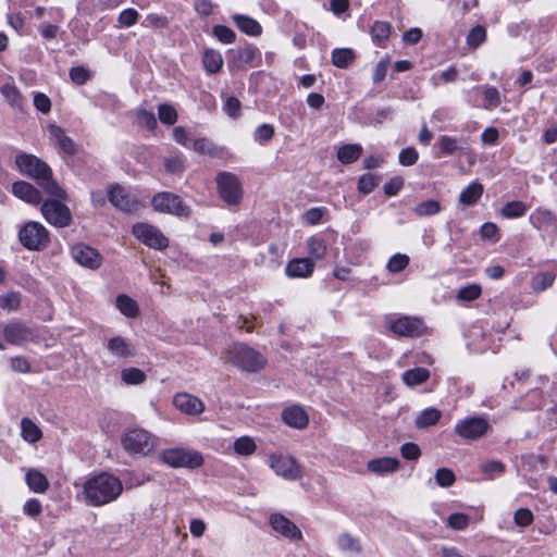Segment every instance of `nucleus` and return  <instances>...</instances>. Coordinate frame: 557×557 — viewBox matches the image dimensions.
I'll use <instances>...</instances> for the list:
<instances>
[{
    "label": "nucleus",
    "mask_w": 557,
    "mask_h": 557,
    "mask_svg": "<svg viewBox=\"0 0 557 557\" xmlns=\"http://www.w3.org/2000/svg\"><path fill=\"white\" fill-rule=\"evenodd\" d=\"M18 171L37 182V184L51 197L67 198L65 190L52 178L50 166L30 153H20L15 158Z\"/></svg>",
    "instance_id": "nucleus-1"
},
{
    "label": "nucleus",
    "mask_w": 557,
    "mask_h": 557,
    "mask_svg": "<svg viewBox=\"0 0 557 557\" xmlns=\"http://www.w3.org/2000/svg\"><path fill=\"white\" fill-rule=\"evenodd\" d=\"M122 492V481L108 472L94 475L84 484L86 503L94 507L104 506L116 500Z\"/></svg>",
    "instance_id": "nucleus-2"
},
{
    "label": "nucleus",
    "mask_w": 557,
    "mask_h": 557,
    "mask_svg": "<svg viewBox=\"0 0 557 557\" xmlns=\"http://www.w3.org/2000/svg\"><path fill=\"white\" fill-rule=\"evenodd\" d=\"M228 360L246 372H257L264 368L267 359L257 350L244 344H235L227 350Z\"/></svg>",
    "instance_id": "nucleus-3"
},
{
    "label": "nucleus",
    "mask_w": 557,
    "mask_h": 557,
    "mask_svg": "<svg viewBox=\"0 0 557 557\" xmlns=\"http://www.w3.org/2000/svg\"><path fill=\"white\" fill-rule=\"evenodd\" d=\"M18 239L26 249L40 251L49 246L50 233L41 223L29 221L21 226Z\"/></svg>",
    "instance_id": "nucleus-4"
},
{
    "label": "nucleus",
    "mask_w": 557,
    "mask_h": 557,
    "mask_svg": "<svg viewBox=\"0 0 557 557\" xmlns=\"http://www.w3.org/2000/svg\"><path fill=\"white\" fill-rule=\"evenodd\" d=\"M151 206L154 211L166 213L178 218H189L191 209L183 199L171 191L157 193L151 199Z\"/></svg>",
    "instance_id": "nucleus-5"
},
{
    "label": "nucleus",
    "mask_w": 557,
    "mask_h": 557,
    "mask_svg": "<svg viewBox=\"0 0 557 557\" xmlns=\"http://www.w3.org/2000/svg\"><path fill=\"white\" fill-rule=\"evenodd\" d=\"M160 459L173 468L196 469L203 463L202 455L199 451L178 447L162 450Z\"/></svg>",
    "instance_id": "nucleus-6"
},
{
    "label": "nucleus",
    "mask_w": 557,
    "mask_h": 557,
    "mask_svg": "<svg viewBox=\"0 0 557 557\" xmlns=\"http://www.w3.org/2000/svg\"><path fill=\"white\" fill-rule=\"evenodd\" d=\"M491 428L487 418L483 416H472L457 421L454 432L462 440L473 442L484 437Z\"/></svg>",
    "instance_id": "nucleus-7"
},
{
    "label": "nucleus",
    "mask_w": 557,
    "mask_h": 557,
    "mask_svg": "<svg viewBox=\"0 0 557 557\" xmlns=\"http://www.w3.org/2000/svg\"><path fill=\"white\" fill-rule=\"evenodd\" d=\"M64 200L53 197V199L44 201L40 208L45 220L59 228L66 227L72 223V213L69 207L62 202Z\"/></svg>",
    "instance_id": "nucleus-8"
},
{
    "label": "nucleus",
    "mask_w": 557,
    "mask_h": 557,
    "mask_svg": "<svg viewBox=\"0 0 557 557\" xmlns=\"http://www.w3.org/2000/svg\"><path fill=\"white\" fill-rule=\"evenodd\" d=\"M121 443L123 448L131 455H148L153 448L151 435L143 429L127 430Z\"/></svg>",
    "instance_id": "nucleus-9"
},
{
    "label": "nucleus",
    "mask_w": 557,
    "mask_h": 557,
    "mask_svg": "<svg viewBox=\"0 0 557 557\" xmlns=\"http://www.w3.org/2000/svg\"><path fill=\"white\" fill-rule=\"evenodd\" d=\"M268 465L276 475L284 480L296 481L302 476L301 466L289 455L271 454Z\"/></svg>",
    "instance_id": "nucleus-10"
},
{
    "label": "nucleus",
    "mask_w": 557,
    "mask_h": 557,
    "mask_svg": "<svg viewBox=\"0 0 557 557\" xmlns=\"http://www.w3.org/2000/svg\"><path fill=\"white\" fill-rule=\"evenodd\" d=\"M529 223L542 232V237L554 242L557 237V214L546 208H536L529 215Z\"/></svg>",
    "instance_id": "nucleus-11"
},
{
    "label": "nucleus",
    "mask_w": 557,
    "mask_h": 557,
    "mask_svg": "<svg viewBox=\"0 0 557 557\" xmlns=\"http://www.w3.org/2000/svg\"><path fill=\"white\" fill-rule=\"evenodd\" d=\"M133 235L149 248L163 250L169 246V239L157 227L148 223H137L133 226Z\"/></svg>",
    "instance_id": "nucleus-12"
},
{
    "label": "nucleus",
    "mask_w": 557,
    "mask_h": 557,
    "mask_svg": "<svg viewBox=\"0 0 557 557\" xmlns=\"http://www.w3.org/2000/svg\"><path fill=\"white\" fill-rule=\"evenodd\" d=\"M220 197L227 205H237L242 199V186L238 177L230 172H220L216 176Z\"/></svg>",
    "instance_id": "nucleus-13"
},
{
    "label": "nucleus",
    "mask_w": 557,
    "mask_h": 557,
    "mask_svg": "<svg viewBox=\"0 0 557 557\" xmlns=\"http://www.w3.org/2000/svg\"><path fill=\"white\" fill-rule=\"evenodd\" d=\"M389 331L397 336L418 337L423 334L425 325L414 317H401L389 323Z\"/></svg>",
    "instance_id": "nucleus-14"
},
{
    "label": "nucleus",
    "mask_w": 557,
    "mask_h": 557,
    "mask_svg": "<svg viewBox=\"0 0 557 557\" xmlns=\"http://www.w3.org/2000/svg\"><path fill=\"white\" fill-rule=\"evenodd\" d=\"M72 258L81 265L88 269H98L102 263V257L95 248L85 245L76 244L71 248Z\"/></svg>",
    "instance_id": "nucleus-15"
},
{
    "label": "nucleus",
    "mask_w": 557,
    "mask_h": 557,
    "mask_svg": "<svg viewBox=\"0 0 557 557\" xmlns=\"http://www.w3.org/2000/svg\"><path fill=\"white\" fill-rule=\"evenodd\" d=\"M108 199L112 206L124 212H134L139 207L138 201L117 184L109 188Z\"/></svg>",
    "instance_id": "nucleus-16"
},
{
    "label": "nucleus",
    "mask_w": 557,
    "mask_h": 557,
    "mask_svg": "<svg viewBox=\"0 0 557 557\" xmlns=\"http://www.w3.org/2000/svg\"><path fill=\"white\" fill-rule=\"evenodd\" d=\"M270 525L275 532L290 541L302 540V533L300 529L282 513L271 515Z\"/></svg>",
    "instance_id": "nucleus-17"
},
{
    "label": "nucleus",
    "mask_w": 557,
    "mask_h": 557,
    "mask_svg": "<svg viewBox=\"0 0 557 557\" xmlns=\"http://www.w3.org/2000/svg\"><path fill=\"white\" fill-rule=\"evenodd\" d=\"M3 337L7 343L20 346L33 339V331L25 324L14 321L3 326Z\"/></svg>",
    "instance_id": "nucleus-18"
},
{
    "label": "nucleus",
    "mask_w": 557,
    "mask_h": 557,
    "mask_svg": "<svg viewBox=\"0 0 557 557\" xmlns=\"http://www.w3.org/2000/svg\"><path fill=\"white\" fill-rule=\"evenodd\" d=\"M173 403L178 410L190 416L199 414L205 410L202 400L187 393L176 394Z\"/></svg>",
    "instance_id": "nucleus-19"
},
{
    "label": "nucleus",
    "mask_w": 557,
    "mask_h": 557,
    "mask_svg": "<svg viewBox=\"0 0 557 557\" xmlns=\"http://www.w3.org/2000/svg\"><path fill=\"white\" fill-rule=\"evenodd\" d=\"M109 354L117 359L126 360L135 356L133 344L122 336H113L107 342Z\"/></svg>",
    "instance_id": "nucleus-20"
},
{
    "label": "nucleus",
    "mask_w": 557,
    "mask_h": 557,
    "mask_svg": "<svg viewBox=\"0 0 557 557\" xmlns=\"http://www.w3.org/2000/svg\"><path fill=\"white\" fill-rule=\"evenodd\" d=\"M12 193L15 197L30 205H39L41 202V195L39 190L28 182H15L12 185Z\"/></svg>",
    "instance_id": "nucleus-21"
},
{
    "label": "nucleus",
    "mask_w": 557,
    "mask_h": 557,
    "mask_svg": "<svg viewBox=\"0 0 557 557\" xmlns=\"http://www.w3.org/2000/svg\"><path fill=\"white\" fill-rule=\"evenodd\" d=\"M314 270V263L309 258H296L285 267V273L289 277H309Z\"/></svg>",
    "instance_id": "nucleus-22"
},
{
    "label": "nucleus",
    "mask_w": 557,
    "mask_h": 557,
    "mask_svg": "<svg viewBox=\"0 0 557 557\" xmlns=\"http://www.w3.org/2000/svg\"><path fill=\"white\" fill-rule=\"evenodd\" d=\"M282 419L287 425L299 430L305 429L309 423L307 412L297 405L284 409Z\"/></svg>",
    "instance_id": "nucleus-23"
},
{
    "label": "nucleus",
    "mask_w": 557,
    "mask_h": 557,
    "mask_svg": "<svg viewBox=\"0 0 557 557\" xmlns=\"http://www.w3.org/2000/svg\"><path fill=\"white\" fill-rule=\"evenodd\" d=\"M465 144L466 140L462 137L457 138L447 135L441 136L437 140V146L444 156L466 154Z\"/></svg>",
    "instance_id": "nucleus-24"
},
{
    "label": "nucleus",
    "mask_w": 557,
    "mask_h": 557,
    "mask_svg": "<svg viewBox=\"0 0 557 557\" xmlns=\"http://www.w3.org/2000/svg\"><path fill=\"white\" fill-rule=\"evenodd\" d=\"M49 132L52 140L59 147V149L69 156H73L76 152L75 144L66 136L64 129L58 125H49Z\"/></svg>",
    "instance_id": "nucleus-25"
},
{
    "label": "nucleus",
    "mask_w": 557,
    "mask_h": 557,
    "mask_svg": "<svg viewBox=\"0 0 557 557\" xmlns=\"http://www.w3.org/2000/svg\"><path fill=\"white\" fill-rule=\"evenodd\" d=\"M399 468V460L394 457H382L372 459L368 462V469L379 475L393 473Z\"/></svg>",
    "instance_id": "nucleus-26"
},
{
    "label": "nucleus",
    "mask_w": 557,
    "mask_h": 557,
    "mask_svg": "<svg viewBox=\"0 0 557 557\" xmlns=\"http://www.w3.org/2000/svg\"><path fill=\"white\" fill-rule=\"evenodd\" d=\"M5 102L15 110H23L26 100L17 89V87L12 83H5L1 86L0 89Z\"/></svg>",
    "instance_id": "nucleus-27"
},
{
    "label": "nucleus",
    "mask_w": 557,
    "mask_h": 557,
    "mask_svg": "<svg viewBox=\"0 0 557 557\" xmlns=\"http://www.w3.org/2000/svg\"><path fill=\"white\" fill-rule=\"evenodd\" d=\"M233 22L235 25L243 32L244 34L248 36H260L262 33V27L255 18L244 15V14H234L232 16Z\"/></svg>",
    "instance_id": "nucleus-28"
},
{
    "label": "nucleus",
    "mask_w": 557,
    "mask_h": 557,
    "mask_svg": "<svg viewBox=\"0 0 557 557\" xmlns=\"http://www.w3.org/2000/svg\"><path fill=\"white\" fill-rule=\"evenodd\" d=\"M363 148L360 144H345L337 149V159L343 164L356 162L362 154Z\"/></svg>",
    "instance_id": "nucleus-29"
},
{
    "label": "nucleus",
    "mask_w": 557,
    "mask_h": 557,
    "mask_svg": "<svg viewBox=\"0 0 557 557\" xmlns=\"http://www.w3.org/2000/svg\"><path fill=\"white\" fill-rule=\"evenodd\" d=\"M25 480L28 487L35 493H45L49 487L47 476L37 469H29Z\"/></svg>",
    "instance_id": "nucleus-30"
},
{
    "label": "nucleus",
    "mask_w": 557,
    "mask_h": 557,
    "mask_svg": "<svg viewBox=\"0 0 557 557\" xmlns=\"http://www.w3.org/2000/svg\"><path fill=\"white\" fill-rule=\"evenodd\" d=\"M442 417V412L433 407L422 410L414 419V425L418 429H428L437 424Z\"/></svg>",
    "instance_id": "nucleus-31"
},
{
    "label": "nucleus",
    "mask_w": 557,
    "mask_h": 557,
    "mask_svg": "<svg viewBox=\"0 0 557 557\" xmlns=\"http://www.w3.org/2000/svg\"><path fill=\"white\" fill-rule=\"evenodd\" d=\"M356 59V53L350 48H336L331 53L332 64L338 69H347Z\"/></svg>",
    "instance_id": "nucleus-32"
},
{
    "label": "nucleus",
    "mask_w": 557,
    "mask_h": 557,
    "mask_svg": "<svg viewBox=\"0 0 557 557\" xmlns=\"http://www.w3.org/2000/svg\"><path fill=\"white\" fill-rule=\"evenodd\" d=\"M202 63L205 70L209 74H215L221 71L223 66V58L222 54L213 49H208L203 52Z\"/></svg>",
    "instance_id": "nucleus-33"
},
{
    "label": "nucleus",
    "mask_w": 557,
    "mask_h": 557,
    "mask_svg": "<svg viewBox=\"0 0 557 557\" xmlns=\"http://www.w3.org/2000/svg\"><path fill=\"white\" fill-rule=\"evenodd\" d=\"M482 194L483 185L479 182H473L461 191L459 201L462 205L472 206L481 198Z\"/></svg>",
    "instance_id": "nucleus-34"
},
{
    "label": "nucleus",
    "mask_w": 557,
    "mask_h": 557,
    "mask_svg": "<svg viewBox=\"0 0 557 557\" xmlns=\"http://www.w3.org/2000/svg\"><path fill=\"white\" fill-rule=\"evenodd\" d=\"M528 211V206L520 200H512L506 202L502 209L500 214L506 219H518L523 216Z\"/></svg>",
    "instance_id": "nucleus-35"
},
{
    "label": "nucleus",
    "mask_w": 557,
    "mask_h": 557,
    "mask_svg": "<svg viewBox=\"0 0 557 557\" xmlns=\"http://www.w3.org/2000/svg\"><path fill=\"white\" fill-rule=\"evenodd\" d=\"M21 429H22V437L28 443L34 444V443L38 442L42 436V432L38 428V425L36 423H34L28 418L22 419Z\"/></svg>",
    "instance_id": "nucleus-36"
},
{
    "label": "nucleus",
    "mask_w": 557,
    "mask_h": 557,
    "mask_svg": "<svg viewBox=\"0 0 557 557\" xmlns=\"http://www.w3.org/2000/svg\"><path fill=\"white\" fill-rule=\"evenodd\" d=\"M307 250L310 258L321 260L326 255L327 246L322 237L311 236L307 240Z\"/></svg>",
    "instance_id": "nucleus-37"
},
{
    "label": "nucleus",
    "mask_w": 557,
    "mask_h": 557,
    "mask_svg": "<svg viewBox=\"0 0 557 557\" xmlns=\"http://www.w3.org/2000/svg\"><path fill=\"white\" fill-rule=\"evenodd\" d=\"M430 372L425 368H413L403 373V381L408 386H416L428 381Z\"/></svg>",
    "instance_id": "nucleus-38"
},
{
    "label": "nucleus",
    "mask_w": 557,
    "mask_h": 557,
    "mask_svg": "<svg viewBox=\"0 0 557 557\" xmlns=\"http://www.w3.org/2000/svg\"><path fill=\"white\" fill-rule=\"evenodd\" d=\"M337 545L339 549L345 553L360 554L362 552V545L359 539L346 532L338 535Z\"/></svg>",
    "instance_id": "nucleus-39"
},
{
    "label": "nucleus",
    "mask_w": 557,
    "mask_h": 557,
    "mask_svg": "<svg viewBox=\"0 0 557 557\" xmlns=\"http://www.w3.org/2000/svg\"><path fill=\"white\" fill-rule=\"evenodd\" d=\"M116 307L122 314L128 318H134L138 314L137 302L127 295L123 294L116 297Z\"/></svg>",
    "instance_id": "nucleus-40"
},
{
    "label": "nucleus",
    "mask_w": 557,
    "mask_h": 557,
    "mask_svg": "<svg viewBox=\"0 0 557 557\" xmlns=\"http://www.w3.org/2000/svg\"><path fill=\"white\" fill-rule=\"evenodd\" d=\"M258 57H260V50L252 45H246L236 51V61L242 64H249L253 66L256 65L255 60Z\"/></svg>",
    "instance_id": "nucleus-41"
},
{
    "label": "nucleus",
    "mask_w": 557,
    "mask_h": 557,
    "mask_svg": "<svg viewBox=\"0 0 557 557\" xmlns=\"http://www.w3.org/2000/svg\"><path fill=\"white\" fill-rule=\"evenodd\" d=\"M233 448L237 455L250 456L256 451L257 445L251 437L242 436L234 441Z\"/></svg>",
    "instance_id": "nucleus-42"
},
{
    "label": "nucleus",
    "mask_w": 557,
    "mask_h": 557,
    "mask_svg": "<svg viewBox=\"0 0 557 557\" xmlns=\"http://www.w3.org/2000/svg\"><path fill=\"white\" fill-rule=\"evenodd\" d=\"M441 211V205L438 201L430 199L418 203L413 208V212L418 216H432Z\"/></svg>",
    "instance_id": "nucleus-43"
},
{
    "label": "nucleus",
    "mask_w": 557,
    "mask_h": 557,
    "mask_svg": "<svg viewBox=\"0 0 557 557\" xmlns=\"http://www.w3.org/2000/svg\"><path fill=\"white\" fill-rule=\"evenodd\" d=\"M158 116L163 124L174 125L177 121L178 114L172 104L161 103L158 107Z\"/></svg>",
    "instance_id": "nucleus-44"
},
{
    "label": "nucleus",
    "mask_w": 557,
    "mask_h": 557,
    "mask_svg": "<svg viewBox=\"0 0 557 557\" xmlns=\"http://www.w3.org/2000/svg\"><path fill=\"white\" fill-rule=\"evenodd\" d=\"M121 376L123 382L129 385L141 384L146 381L147 377L145 372L138 368L124 369L121 373Z\"/></svg>",
    "instance_id": "nucleus-45"
},
{
    "label": "nucleus",
    "mask_w": 557,
    "mask_h": 557,
    "mask_svg": "<svg viewBox=\"0 0 557 557\" xmlns=\"http://www.w3.org/2000/svg\"><path fill=\"white\" fill-rule=\"evenodd\" d=\"M21 306V294L9 292L0 295V308L8 311H16Z\"/></svg>",
    "instance_id": "nucleus-46"
},
{
    "label": "nucleus",
    "mask_w": 557,
    "mask_h": 557,
    "mask_svg": "<svg viewBox=\"0 0 557 557\" xmlns=\"http://www.w3.org/2000/svg\"><path fill=\"white\" fill-rule=\"evenodd\" d=\"M486 39V29L482 25H476L473 27L468 36H467V44L469 47L476 49L480 47Z\"/></svg>",
    "instance_id": "nucleus-47"
},
{
    "label": "nucleus",
    "mask_w": 557,
    "mask_h": 557,
    "mask_svg": "<svg viewBox=\"0 0 557 557\" xmlns=\"http://www.w3.org/2000/svg\"><path fill=\"white\" fill-rule=\"evenodd\" d=\"M409 261L410 259L407 255L396 253L389 258L386 269L391 273H399L408 267Z\"/></svg>",
    "instance_id": "nucleus-48"
},
{
    "label": "nucleus",
    "mask_w": 557,
    "mask_h": 557,
    "mask_svg": "<svg viewBox=\"0 0 557 557\" xmlns=\"http://www.w3.org/2000/svg\"><path fill=\"white\" fill-rule=\"evenodd\" d=\"M484 108L487 110L497 108L500 104V94L494 86H487L483 89Z\"/></svg>",
    "instance_id": "nucleus-49"
},
{
    "label": "nucleus",
    "mask_w": 557,
    "mask_h": 557,
    "mask_svg": "<svg viewBox=\"0 0 557 557\" xmlns=\"http://www.w3.org/2000/svg\"><path fill=\"white\" fill-rule=\"evenodd\" d=\"M136 117H137V124L140 127L147 128L148 131L156 129V127L158 125L154 113H152L146 109L138 110Z\"/></svg>",
    "instance_id": "nucleus-50"
},
{
    "label": "nucleus",
    "mask_w": 557,
    "mask_h": 557,
    "mask_svg": "<svg viewBox=\"0 0 557 557\" xmlns=\"http://www.w3.org/2000/svg\"><path fill=\"white\" fill-rule=\"evenodd\" d=\"M379 184V177L374 174L367 173L359 177L358 180V190L363 194L368 195Z\"/></svg>",
    "instance_id": "nucleus-51"
},
{
    "label": "nucleus",
    "mask_w": 557,
    "mask_h": 557,
    "mask_svg": "<svg viewBox=\"0 0 557 557\" xmlns=\"http://www.w3.org/2000/svg\"><path fill=\"white\" fill-rule=\"evenodd\" d=\"M164 169L168 173L173 175H182L185 171V162L181 157H169L164 159Z\"/></svg>",
    "instance_id": "nucleus-52"
},
{
    "label": "nucleus",
    "mask_w": 557,
    "mask_h": 557,
    "mask_svg": "<svg viewBox=\"0 0 557 557\" xmlns=\"http://www.w3.org/2000/svg\"><path fill=\"white\" fill-rule=\"evenodd\" d=\"M482 288L478 284H470L458 290L457 298L462 301H473L480 297Z\"/></svg>",
    "instance_id": "nucleus-53"
},
{
    "label": "nucleus",
    "mask_w": 557,
    "mask_h": 557,
    "mask_svg": "<svg viewBox=\"0 0 557 557\" xmlns=\"http://www.w3.org/2000/svg\"><path fill=\"white\" fill-rule=\"evenodd\" d=\"M391 25L387 22L377 21L371 28V35L374 40L383 41L389 37Z\"/></svg>",
    "instance_id": "nucleus-54"
},
{
    "label": "nucleus",
    "mask_w": 557,
    "mask_h": 557,
    "mask_svg": "<svg viewBox=\"0 0 557 557\" xmlns=\"http://www.w3.org/2000/svg\"><path fill=\"white\" fill-rule=\"evenodd\" d=\"M435 481L442 487H449L455 483L456 476L450 469L440 468L435 472Z\"/></svg>",
    "instance_id": "nucleus-55"
},
{
    "label": "nucleus",
    "mask_w": 557,
    "mask_h": 557,
    "mask_svg": "<svg viewBox=\"0 0 557 557\" xmlns=\"http://www.w3.org/2000/svg\"><path fill=\"white\" fill-rule=\"evenodd\" d=\"M274 136V127L271 124H261L255 132V140L261 145L270 141Z\"/></svg>",
    "instance_id": "nucleus-56"
},
{
    "label": "nucleus",
    "mask_w": 557,
    "mask_h": 557,
    "mask_svg": "<svg viewBox=\"0 0 557 557\" xmlns=\"http://www.w3.org/2000/svg\"><path fill=\"white\" fill-rule=\"evenodd\" d=\"M400 455L406 460H417L421 456V449L418 444L407 442L400 446Z\"/></svg>",
    "instance_id": "nucleus-57"
},
{
    "label": "nucleus",
    "mask_w": 557,
    "mask_h": 557,
    "mask_svg": "<svg viewBox=\"0 0 557 557\" xmlns=\"http://www.w3.org/2000/svg\"><path fill=\"white\" fill-rule=\"evenodd\" d=\"M481 470L487 475V479H493L495 474L504 473L505 465L498 460L486 461L481 465Z\"/></svg>",
    "instance_id": "nucleus-58"
},
{
    "label": "nucleus",
    "mask_w": 557,
    "mask_h": 557,
    "mask_svg": "<svg viewBox=\"0 0 557 557\" xmlns=\"http://www.w3.org/2000/svg\"><path fill=\"white\" fill-rule=\"evenodd\" d=\"M189 149H193L194 151L201 153V154H213L214 153V145L212 141H210L208 138H198L193 139L191 147Z\"/></svg>",
    "instance_id": "nucleus-59"
},
{
    "label": "nucleus",
    "mask_w": 557,
    "mask_h": 557,
    "mask_svg": "<svg viewBox=\"0 0 557 557\" xmlns=\"http://www.w3.org/2000/svg\"><path fill=\"white\" fill-rule=\"evenodd\" d=\"M138 16L139 14L135 9H125L119 15V25L121 27H131L137 23Z\"/></svg>",
    "instance_id": "nucleus-60"
},
{
    "label": "nucleus",
    "mask_w": 557,
    "mask_h": 557,
    "mask_svg": "<svg viewBox=\"0 0 557 557\" xmlns=\"http://www.w3.org/2000/svg\"><path fill=\"white\" fill-rule=\"evenodd\" d=\"M213 35L223 44H232L235 41V33L225 25H215L213 27Z\"/></svg>",
    "instance_id": "nucleus-61"
},
{
    "label": "nucleus",
    "mask_w": 557,
    "mask_h": 557,
    "mask_svg": "<svg viewBox=\"0 0 557 557\" xmlns=\"http://www.w3.org/2000/svg\"><path fill=\"white\" fill-rule=\"evenodd\" d=\"M533 513L528 508H520L515 511L513 521L518 527L525 528L532 524L533 522Z\"/></svg>",
    "instance_id": "nucleus-62"
},
{
    "label": "nucleus",
    "mask_w": 557,
    "mask_h": 557,
    "mask_svg": "<svg viewBox=\"0 0 557 557\" xmlns=\"http://www.w3.org/2000/svg\"><path fill=\"white\" fill-rule=\"evenodd\" d=\"M398 159L401 165L410 166L418 161L419 153L413 147H407L400 150Z\"/></svg>",
    "instance_id": "nucleus-63"
},
{
    "label": "nucleus",
    "mask_w": 557,
    "mask_h": 557,
    "mask_svg": "<svg viewBox=\"0 0 557 557\" xmlns=\"http://www.w3.org/2000/svg\"><path fill=\"white\" fill-rule=\"evenodd\" d=\"M34 107L42 114H48L51 111V100L44 92H36L34 95Z\"/></svg>",
    "instance_id": "nucleus-64"
}]
</instances>
